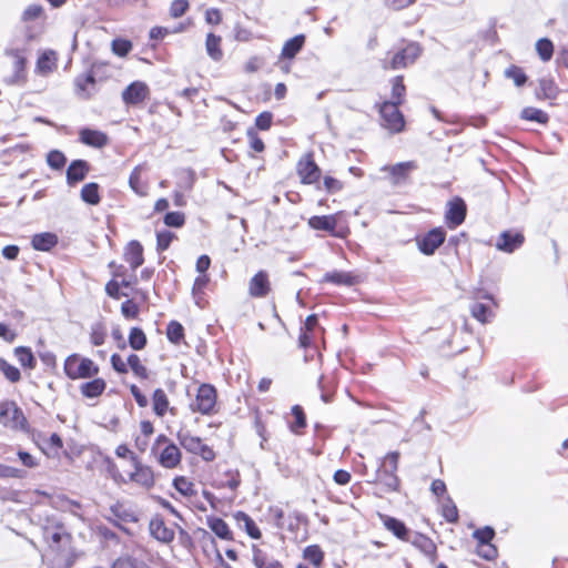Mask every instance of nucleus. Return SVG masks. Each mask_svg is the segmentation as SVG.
<instances>
[{"mask_svg":"<svg viewBox=\"0 0 568 568\" xmlns=\"http://www.w3.org/2000/svg\"><path fill=\"white\" fill-rule=\"evenodd\" d=\"M399 453H388L379 464L374 481L382 485L385 491H396L399 487V479L396 476L398 469Z\"/></svg>","mask_w":568,"mask_h":568,"instance_id":"f257e3e1","label":"nucleus"},{"mask_svg":"<svg viewBox=\"0 0 568 568\" xmlns=\"http://www.w3.org/2000/svg\"><path fill=\"white\" fill-rule=\"evenodd\" d=\"M505 77L511 79L517 87H521L527 81V75L521 68L511 65L505 71Z\"/></svg>","mask_w":568,"mask_h":568,"instance_id":"5fc2aeb1","label":"nucleus"},{"mask_svg":"<svg viewBox=\"0 0 568 568\" xmlns=\"http://www.w3.org/2000/svg\"><path fill=\"white\" fill-rule=\"evenodd\" d=\"M446 232L442 227L430 230L424 236L417 239V245L425 255H433L435 251L444 243Z\"/></svg>","mask_w":568,"mask_h":568,"instance_id":"f8f14e48","label":"nucleus"},{"mask_svg":"<svg viewBox=\"0 0 568 568\" xmlns=\"http://www.w3.org/2000/svg\"><path fill=\"white\" fill-rule=\"evenodd\" d=\"M525 242V236L519 232L504 231L497 239L496 248L505 253H513Z\"/></svg>","mask_w":568,"mask_h":568,"instance_id":"dca6fc26","label":"nucleus"},{"mask_svg":"<svg viewBox=\"0 0 568 568\" xmlns=\"http://www.w3.org/2000/svg\"><path fill=\"white\" fill-rule=\"evenodd\" d=\"M45 557L50 568H70L75 561L71 544L48 549Z\"/></svg>","mask_w":568,"mask_h":568,"instance_id":"9d476101","label":"nucleus"},{"mask_svg":"<svg viewBox=\"0 0 568 568\" xmlns=\"http://www.w3.org/2000/svg\"><path fill=\"white\" fill-rule=\"evenodd\" d=\"M471 315L481 323H487L494 316L493 311L483 303H474L470 308Z\"/></svg>","mask_w":568,"mask_h":568,"instance_id":"49530a36","label":"nucleus"},{"mask_svg":"<svg viewBox=\"0 0 568 568\" xmlns=\"http://www.w3.org/2000/svg\"><path fill=\"white\" fill-rule=\"evenodd\" d=\"M164 223L170 227H181L185 223V216L181 212H169L164 216Z\"/></svg>","mask_w":568,"mask_h":568,"instance_id":"e2e57ef3","label":"nucleus"},{"mask_svg":"<svg viewBox=\"0 0 568 568\" xmlns=\"http://www.w3.org/2000/svg\"><path fill=\"white\" fill-rule=\"evenodd\" d=\"M406 93V88L403 83V77L397 75L392 81V95L388 102H395V104H402Z\"/></svg>","mask_w":568,"mask_h":568,"instance_id":"a19ab883","label":"nucleus"},{"mask_svg":"<svg viewBox=\"0 0 568 568\" xmlns=\"http://www.w3.org/2000/svg\"><path fill=\"white\" fill-rule=\"evenodd\" d=\"M234 519L236 520L240 527H243L247 535L253 539H260L262 534L254 520L244 511H236L234 514Z\"/></svg>","mask_w":568,"mask_h":568,"instance_id":"c756f323","label":"nucleus"},{"mask_svg":"<svg viewBox=\"0 0 568 568\" xmlns=\"http://www.w3.org/2000/svg\"><path fill=\"white\" fill-rule=\"evenodd\" d=\"M90 171V165L84 160H74L67 170V183L70 186L83 181Z\"/></svg>","mask_w":568,"mask_h":568,"instance_id":"412c9836","label":"nucleus"},{"mask_svg":"<svg viewBox=\"0 0 568 568\" xmlns=\"http://www.w3.org/2000/svg\"><path fill=\"white\" fill-rule=\"evenodd\" d=\"M384 526L392 531L397 538L402 540H407L408 529L405 524L394 517L384 516L383 517Z\"/></svg>","mask_w":568,"mask_h":568,"instance_id":"c9c22d12","label":"nucleus"},{"mask_svg":"<svg viewBox=\"0 0 568 568\" xmlns=\"http://www.w3.org/2000/svg\"><path fill=\"white\" fill-rule=\"evenodd\" d=\"M14 355L23 367L29 369H33L36 367V358L29 347H17L14 349Z\"/></svg>","mask_w":568,"mask_h":568,"instance_id":"79ce46f5","label":"nucleus"},{"mask_svg":"<svg viewBox=\"0 0 568 568\" xmlns=\"http://www.w3.org/2000/svg\"><path fill=\"white\" fill-rule=\"evenodd\" d=\"M222 39L214 33H209L205 41V49L211 59L220 61L223 58V51L221 49Z\"/></svg>","mask_w":568,"mask_h":568,"instance_id":"f704fd0d","label":"nucleus"},{"mask_svg":"<svg viewBox=\"0 0 568 568\" xmlns=\"http://www.w3.org/2000/svg\"><path fill=\"white\" fill-rule=\"evenodd\" d=\"M106 337L105 328L102 324H95L91 328L90 339L95 346L104 344Z\"/></svg>","mask_w":568,"mask_h":568,"instance_id":"bf43d9fd","label":"nucleus"},{"mask_svg":"<svg viewBox=\"0 0 568 568\" xmlns=\"http://www.w3.org/2000/svg\"><path fill=\"white\" fill-rule=\"evenodd\" d=\"M417 169L418 165L415 161H407L396 163L394 165H385L382 168V171L389 174L393 185H400L405 183L408 180L409 174Z\"/></svg>","mask_w":568,"mask_h":568,"instance_id":"ddd939ff","label":"nucleus"},{"mask_svg":"<svg viewBox=\"0 0 568 568\" xmlns=\"http://www.w3.org/2000/svg\"><path fill=\"white\" fill-rule=\"evenodd\" d=\"M106 387V383L102 378H95L81 385L80 389L83 396L95 398L100 396Z\"/></svg>","mask_w":568,"mask_h":568,"instance_id":"72a5a7b5","label":"nucleus"},{"mask_svg":"<svg viewBox=\"0 0 568 568\" xmlns=\"http://www.w3.org/2000/svg\"><path fill=\"white\" fill-rule=\"evenodd\" d=\"M271 292V282L265 271L257 272L248 282V294L254 298H263Z\"/></svg>","mask_w":568,"mask_h":568,"instance_id":"f3484780","label":"nucleus"},{"mask_svg":"<svg viewBox=\"0 0 568 568\" xmlns=\"http://www.w3.org/2000/svg\"><path fill=\"white\" fill-rule=\"evenodd\" d=\"M149 528L151 535L161 542L169 544L174 539V530L168 527L161 518H153Z\"/></svg>","mask_w":568,"mask_h":568,"instance_id":"4be33fe9","label":"nucleus"},{"mask_svg":"<svg viewBox=\"0 0 568 568\" xmlns=\"http://www.w3.org/2000/svg\"><path fill=\"white\" fill-rule=\"evenodd\" d=\"M182 454L174 443H169L159 454V464L166 468L173 469L181 464Z\"/></svg>","mask_w":568,"mask_h":568,"instance_id":"aec40b11","label":"nucleus"},{"mask_svg":"<svg viewBox=\"0 0 568 568\" xmlns=\"http://www.w3.org/2000/svg\"><path fill=\"white\" fill-rule=\"evenodd\" d=\"M39 446L47 456L54 457L62 448V439L54 433L49 438H44Z\"/></svg>","mask_w":568,"mask_h":568,"instance_id":"e433bc0d","label":"nucleus"},{"mask_svg":"<svg viewBox=\"0 0 568 568\" xmlns=\"http://www.w3.org/2000/svg\"><path fill=\"white\" fill-rule=\"evenodd\" d=\"M180 445L189 453L200 455L205 462H212L215 458L214 450L205 445L197 436L187 430H180L176 435Z\"/></svg>","mask_w":568,"mask_h":568,"instance_id":"20e7f679","label":"nucleus"},{"mask_svg":"<svg viewBox=\"0 0 568 568\" xmlns=\"http://www.w3.org/2000/svg\"><path fill=\"white\" fill-rule=\"evenodd\" d=\"M75 93L82 99H89L95 89V78L92 73L81 74L74 79Z\"/></svg>","mask_w":568,"mask_h":568,"instance_id":"393cba45","label":"nucleus"},{"mask_svg":"<svg viewBox=\"0 0 568 568\" xmlns=\"http://www.w3.org/2000/svg\"><path fill=\"white\" fill-rule=\"evenodd\" d=\"M558 88L551 78H541L538 81V89L536 95L538 99H555Z\"/></svg>","mask_w":568,"mask_h":568,"instance_id":"473e14b6","label":"nucleus"},{"mask_svg":"<svg viewBox=\"0 0 568 568\" xmlns=\"http://www.w3.org/2000/svg\"><path fill=\"white\" fill-rule=\"evenodd\" d=\"M305 43V36L297 34L287 40L282 48V58L293 59L303 48Z\"/></svg>","mask_w":568,"mask_h":568,"instance_id":"2f4dec72","label":"nucleus"},{"mask_svg":"<svg viewBox=\"0 0 568 568\" xmlns=\"http://www.w3.org/2000/svg\"><path fill=\"white\" fill-rule=\"evenodd\" d=\"M44 14L43 8L40 4H30L22 13V21L28 22L41 18Z\"/></svg>","mask_w":568,"mask_h":568,"instance_id":"680f3d73","label":"nucleus"},{"mask_svg":"<svg viewBox=\"0 0 568 568\" xmlns=\"http://www.w3.org/2000/svg\"><path fill=\"white\" fill-rule=\"evenodd\" d=\"M149 88L144 82L135 81L122 92L124 103L136 105L142 103L149 95Z\"/></svg>","mask_w":568,"mask_h":568,"instance_id":"6ab92c4d","label":"nucleus"},{"mask_svg":"<svg viewBox=\"0 0 568 568\" xmlns=\"http://www.w3.org/2000/svg\"><path fill=\"white\" fill-rule=\"evenodd\" d=\"M129 344L135 351H141L146 345V336L144 332L139 327H133L130 331Z\"/></svg>","mask_w":568,"mask_h":568,"instance_id":"a18cd8bd","label":"nucleus"},{"mask_svg":"<svg viewBox=\"0 0 568 568\" xmlns=\"http://www.w3.org/2000/svg\"><path fill=\"white\" fill-rule=\"evenodd\" d=\"M80 140L82 143L93 148H103L109 142V138L105 133L91 129L81 130Z\"/></svg>","mask_w":568,"mask_h":568,"instance_id":"a878e982","label":"nucleus"},{"mask_svg":"<svg viewBox=\"0 0 568 568\" xmlns=\"http://www.w3.org/2000/svg\"><path fill=\"white\" fill-rule=\"evenodd\" d=\"M32 247L37 251H50L58 244V236L54 233L44 232L33 235Z\"/></svg>","mask_w":568,"mask_h":568,"instance_id":"c85d7f7f","label":"nucleus"},{"mask_svg":"<svg viewBox=\"0 0 568 568\" xmlns=\"http://www.w3.org/2000/svg\"><path fill=\"white\" fill-rule=\"evenodd\" d=\"M187 9V0H174L170 7V14L173 18H180L186 12Z\"/></svg>","mask_w":568,"mask_h":568,"instance_id":"774afa93","label":"nucleus"},{"mask_svg":"<svg viewBox=\"0 0 568 568\" xmlns=\"http://www.w3.org/2000/svg\"><path fill=\"white\" fill-rule=\"evenodd\" d=\"M0 424L13 430H29L28 420L23 412L12 400L0 403Z\"/></svg>","mask_w":568,"mask_h":568,"instance_id":"7ed1b4c3","label":"nucleus"},{"mask_svg":"<svg viewBox=\"0 0 568 568\" xmlns=\"http://www.w3.org/2000/svg\"><path fill=\"white\" fill-rule=\"evenodd\" d=\"M209 277L206 275H199L195 281H194V284H193V287H192V295H193V298L195 301V304L200 307H202V304H201V295L203 294L205 287L207 286L209 284Z\"/></svg>","mask_w":568,"mask_h":568,"instance_id":"09e8293b","label":"nucleus"},{"mask_svg":"<svg viewBox=\"0 0 568 568\" xmlns=\"http://www.w3.org/2000/svg\"><path fill=\"white\" fill-rule=\"evenodd\" d=\"M153 412L156 416L163 417L168 412L171 415H175L176 410L174 407H170L169 398L162 388H156L152 396Z\"/></svg>","mask_w":568,"mask_h":568,"instance_id":"5701e85b","label":"nucleus"},{"mask_svg":"<svg viewBox=\"0 0 568 568\" xmlns=\"http://www.w3.org/2000/svg\"><path fill=\"white\" fill-rule=\"evenodd\" d=\"M64 373L70 379L91 378L99 373V367L90 358L72 354L64 362Z\"/></svg>","mask_w":568,"mask_h":568,"instance_id":"f03ea898","label":"nucleus"},{"mask_svg":"<svg viewBox=\"0 0 568 568\" xmlns=\"http://www.w3.org/2000/svg\"><path fill=\"white\" fill-rule=\"evenodd\" d=\"M42 534L45 542L48 544V549L65 546L72 541L71 535L60 523H52L44 526Z\"/></svg>","mask_w":568,"mask_h":568,"instance_id":"1a4fd4ad","label":"nucleus"},{"mask_svg":"<svg viewBox=\"0 0 568 568\" xmlns=\"http://www.w3.org/2000/svg\"><path fill=\"white\" fill-rule=\"evenodd\" d=\"M253 562L256 568H283L278 560H268L266 554L256 546H253Z\"/></svg>","mask_w":568,"mask_h":568,"instance_id":"4c0bfd02","label":"nucleus"},{"mask_svg":"<svg viewBox=\"0 0 568 568\" xmlns=\"http://www.w3.org/2000/svg\"><path fill=\"white\" fill-rule=\"evenodd\" d=\"M57 69V53L53 50L44 51L37 61L36 71L48 75Z\"/></svg>","mask_w":568,"mask_h":568,"instance_id":"cd10ccee","label":"nucleus"},{"mask_svg":"<svg viewBox=\"0 0 568 568\" xmlns=\"http://www.w3.org/2000/svg\"><path fill=\"white\" fill-rule=\"evenodd\" d=\"M134 471L130 479L144 488H151L154 485V474L150 466L142 465L135 456H132Z\"/></svg>","mask_w":568,"mask_h":568,"instance_id":"a211bd4d","label":"nucleus"},{"mask_svg":"<svg viewBox=\"0 0 568 568\" xmlns=\"http://www.w3.org/2000/svg\"><path fill=\"white\" fill-rule=\"evenodd\" d=\"M308 225L313 230L325 231L335 237H344L343 232L336 231L337 215H315L308 220Z\"/></svg>","mask_w":568,"mask_h":568,"instance_id":"2eb2a0df","label":"nucleus"},{"mask_svg":"<svg viewBox=\"0 0 568 568\" xmlns=\"http://www.w3.org/2000/svg\"><path fill=\"white\" fill-rule=\"evenodd\" d=\"M124 260L130 264V266L135 270L141 266L144 262L143 258V247L140 242L131 241L124 252Z\"/></svg>","mask_w":568,"mask_h":568,"instance_id":"bb28decb","label":"nucleus"},{"mask_svg":"<svg viewBox=\"0 0 568 568\" xmlns=\"http://www.w3.org/2000/svg\"><path fill=\"white\" fill-rule=\"evenodd\" d=\"M173 486L183 496L191 497L195 495L193 483L183 476L174 478Z\"/></svg>","mask_w":568,"mask_h":568,"instance_id":"3c124183","label":"nucleus"},{"mask_svg":"<svg viewBox=\"0 0 568 568\" xmlns=\"http://www.w3.org/2000/svg\"><path fill=\"white\" fill-rule=\"evenodd\" d=\"M399 104L395 102H383L379 105V113L383 120V126L392 133H398L404 130L405 120L402 112L398 110Z\"/></svg>","mask_w":568,"mask_h":568,"instance_id":"0eeeda50","label":"nucleus"},{"mask_svg":"<svg viewBox=\"0 0 568 568\" xmlns=\"http://www.w3.org/2000/svg\"><path fill=\"white\" fill-rule=\"evenodd\" d=\"M112 568H150L143 561H139L136 559L124 557L119 558L112 566Z\"/></svg>","mask_w":568,"mask_h":568,"instance_id":"052dcab7","label":"nucleus"},{"mask_svg":"<svg viewBox=\"0 0 568 568\" xmlns=\"http://www.w3.org/2000/svg\"><path fill=\"white\" fill-rule=\"evenodd\" d=\"M0 372L11 383H17L21 378L20 371L16 366L9 364L6 359H3L1 357H0Z\"/></svg>","mask_w":568,"mask_h":568,"instance_id":"603ef678","label":"nucleus"},{"mask_svg":"<svg viewBox=\"0 0 568 568\" xmlns=\"http://www.w3.org/2000/svg\"><path fill=\"white\" fill-rule=\"evenodd\" d=\"M131 49L132 44L128 40L115 39L112 41V51L119 57L126 55L131 51Z\"/></svg>","mask_w":568,"mask_h":568,"instance_id":"69168bd1","label":"nucleus"},{"mask_svg":"<svg viewBox=\"0 0 568 568\" xmlns=\"http://www.w3.org/2000/svg\"><path fill=\"white\" fill-rule=\"evenodd\" d=\"M128 366L136 377L142 379H146L149 377L148 368L141 363V359L136 354L128 356Z\"/></svg>","mask_w":568,"mask_h":568,"instance_id":"c03bdc74","label":"nucleus"},{"mask_svg":"<svg viewBox=\"0 0 568 568\" xmlns=\"http://www.w3.org/2000/svg\"><path fill=\"white\" fill-rule=\"evenodd\" d=\"M206 524L209 528L221 539L232 540L233 534L229 528V525L222 519L217 517H207Z\"/></svg>","mask_w":568,"mask_h":568,"instance_id":"7c9ffc66","label":"nucleus"},{"mask_svg":"<svg viewBox=\"0 0 568 568\" xmlns=\"http://www.w3.org/2000/svg\"><path fill=\"white\" fill-rule=\"evenodd\" d=\"M4 54L13 59V73L7 79L9 84H21L26 81L27 49L7 48Z\"/></svg>","mask_w":568,"mask_h":568,"instance_id":"6e6552de","label":"nucleus"},{"mask_svg":"<svg viewBox=\"0 0 568 568\" xmlns=\"http://www.w3.org/2000/svg\"><path fill=\"white\" fill-rule=\"evenodd\" d=\"M325 282H331L337 285H353L355 283V276L346 272H331L324 275Z\"/></svg>","mask_w":568,"mask_h":568,"instance_id":"ea45409f","label":"nucleus"},{"mask_svg":"<svg viewBox=\"0 0 568 568\" xmlns=\"http://www.w3.org/2000/svg\"><path fill=\"white\" fill-rule=\"evenodd\" d=\"M443 516L449 523H456L458 520V510L456 505L450 498H447L443 504Z\"/></svg>","mask_w":568,"mask_h":568,"instance_id":"13d9d810","label":"nucleus"},{"mask_svg":"<svg viewBox=\"0 0 568 568\" xmlns=\"http://www.w3.org/2000/svg\"><path fill=\"white\" fill-rule=\"evenodd\" d=\"M536 50L542 61H549L554 54V44L549 39L542 38L537 41Z\"/></svg>","mask_w":568,"mask_h":568,"instance_id":"de8ad7c7","label":"nucleus"},{"mask_svg":"<svg viewBox=\"0 0 568 568\" xmlns=\"http://www.w3.org/2000/svg\"><path fill=\"white\" fill-rule=\"evenodd\" d=\"M419 54V45L414 42L408 43L405 48L394 53L389 60L387 58L384 59L383 68L385 70H398L406 68L409 64L414 63Z\"/></svg>","mask_w":568,"mask_h":568,"instance_id":"39448f33","label":"nucleus"},{"mask_svg":"<svg viewBox=\"0 0 568 568\" xmlns=\"http://www.w3.org/2000/svg\"><path fill=\"white\" fill-rule=\"evenodd\" d=\"M65 162L67 158L62 152L52 150L48 153L47 163L51 169L60 170L65 165Z\"/></svg>","mask_w":568,"mask_h":568,"instance_id":"4d7b16f0","label":"nucleus"},{"mask_svg":"<svg viewBox=\"0 0 568 568\" xmlns=\"http://www.w3.org/2000/svg\"><path fill=\"white\" fill-rule=\"evenodd\" d=\"M303 555L314 566H320L324 558V554L317 545L307 546Z\"/></svg>","mask_w":568,"mask_h":568,"instance_id":"864d4df0","label":"nucleus"},{"mask_svg":"<svg viewBox=\"0 0 568 568\" xmlns=\"http://www.w3.org/2000/svg\"><path fill=\"white\" fill-rule=\"evenodd\" d=\"M216 405V390L210 384H202L199 386L195 399L190 404L192 412H197L203 415L213 413Z\"/></svg>","mask_w":568,"mask_h":568,"instance_id":"423d86ee","label":"nucleus"},{"mask_svg":"<svg viewBox=\"0 0 568 568\" xmlns=\"http://www.w3.org/2000/svg\"><path fill=\"white\" fill-rule=\"evenodd\" d=\"M415 546L420 548L425 554L430 555L435 551V545L433 541L424 535H416L412 541Z\"/></svg>","mask_w":568,"mask_h":568,"instance_id":"0e129e2a","label":"nucleus"},{"mask_svg":"<svg viewBox=\"0 0 568 568\" xmlns=\"http://www.w3.org/2000/svg\"><path fill=\"white\" fill-rule=\"evenodd\" d=\"M292 414L295 422L291 425V430L298 434L302 428L306 426V418L303 408L298 405L292 407Z\"/></svg>","mask_w":568,"mask_h":568,"instance_id":"6e6d98bb","label":"nucleus"},{"mask_svg":"<svg viewBox=\"0 0 568 568\" xmlns=\"http://www.w3.org/2000/svg\"><path fill=\"white\" fill-rule=\"evenodd\" d=\"M81 199L90 205H97L100 203L99 184L88 183L83 185L81 190Z\"/></svg>","mask_w":568,"mask_h":568,"instance_id":"58836bf2","label":"nucleus"},{"mask_svg":"<svg viewBox=\"0 0 568 568\" xmlns=\"http://www.w3.org/2000/svg\"><path fill=\"white\" fill-rule=\"evenodd\" d=\"M146 170L145 164L136 165L129 178V185L134 193L140 196H146L149 192V185L142 180V173Z\"/></svg>","mask_w":568,"mask_h":568,"instance_id":"b1692460","label":"nucleus"},{"mask_svg":"<svg viewBox=\"0 0 568 568\" xmlns=\"http://www.w3.org/2000/svg\"><path fill=\"white\" fill-rule=\"evenodd\" d=\"M296 169L297 174L304 184H313L321 178V169L315 163L312 153H307L302 156Z\"/></svg>","mask_w":568,"mask_h":568,"instance_id":"9b49d317","label":"nucleus"},{"mask_svg":"<svg viewBox=\"0 0 568 568\" xmlns=\"http://www.w3.org/2000/svg\"><path fill=\"white\" fill-rule=\"evenodd\" d=\"M521 118L527 121H535L540 124H546L549 120V116L546 112L542 110L536 109V108H525L521 111Z\"/></svg>","mask_w":568,"mask_h":568,"instance_id":"37998d69","label":"nucleus"},{"mask_svg":"<svg viewBox=\"0 0 568 568\" xmlns=\"http://www.w3.org/2000/svg\"><path fill=\"white\" fill-rule=\"evenodd\" d=\"M495 531L491 527H484L481 529H477L474 532V538H476L479 542V545L489 544L490 540L494 538Z\"/></svg>","mask_w":568,"mask_h":568,"instance_id":"338daca9","label":"nucleus"},{"mask_svg":"<svg viewBox=\"0 0 568 568\" xmlns=\"http://www.w3.org/2000/svg\"><path fill=\"white\" fill-rule=\"evenodd\" d=\"M448 209L445 214L446 222L450 229L459 226L466 217V204L463 199L455 197L447 204Z\"/></svg>","mask_w":568,"mask_h":568,"instance_id":"4468645a","label":"nucleus"},{"mask_svg":"<svg viewBox=\"0 0 568 568\" xmlns=\"http://www.w3.org/2000/svg\"><path fill=\"white\" fill-rule=\"evenodd\" d=\"M166 336L171 343L179 344L184 337L183 326L179 322H170L166 328Z\"/></svg>","mask_w":568,"mask_h":568,"instance_id":"8fccbe9b","label":"nucleus"}]
</instances>
